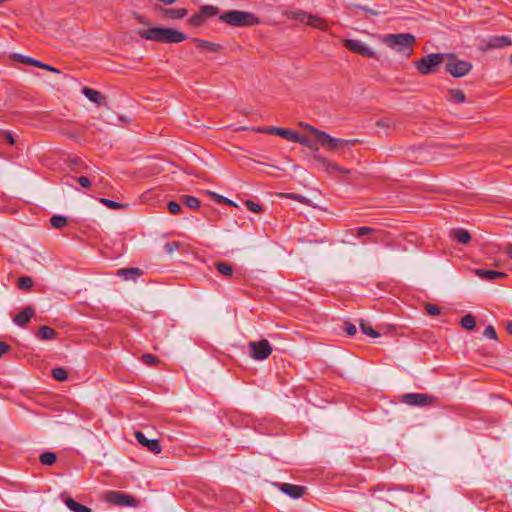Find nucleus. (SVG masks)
<instances>
[{"label":"nucleus","mask_w":512,"mask_h":512,"mask_svg":"<svg viewBox=\"0 0 512 512\" xmlns=\"http://www.w3.org/2000/svg\"><path fill=\"white\" fill-rule=\"evenodd\" d=\"M511 44L512 41L508 36H492L487 41V47L490 49L502 48Z\"/></svg>","instance_id":"19"},{"label":"nucleus","mask_w":512,"mask_h":512,"mask_svg":"<svg viewBox=\"0 0 512 512\" xmlns=\"http://www.w3.org/2000/svg\"><path fill=\"white\" fill-rule=\"evenodd\" d=\"M282 197L284 198H288V199H292V200H295L299 203H302V204H309V200L303 196V195H300V194H295V193H283L281 194Z\"/></svg>","instance_id":"37"},{"label":"nucleus","mask_w":512,"mask_h":512,"mask_svg":"<svg viewBox=\"0 0 512 512\" xmlns=\"http://www.w3.org/2000/svg\"><path fill=\"white\" fill-rule=\"evenodd\" d=\"M193 41L195 42L197 48L201 50H206L212 53H217L222 50V46L218 43L210 42L199 38H195L193 39Z\"/></svg>","instance_id":"20"},{"label":"nucleus","mask_w":512,"mask_h":512,"mask_svg":"<svg viewBox=\"0 0 512 512\" xmlns=\"http://www.w3.org/2000/svg\"><path fill=\"white\" fill-rule=\"evenodd\" d=\"M360 329L365 335H368L370 337L376 338L380 336V334L375 329L366 325L364 322L360 323Z\"/></svg>","instance_id":"39"},{"label":"nucleus","mask_w":512,"mask_h":512,"mask_svg":"<svg viewBox=\"0 0 512 512\" xmlns=\"http://www.w3.org/2000/svg\"><path fill=\"white\" fill-rule=\"evenodd\" d=\"M475 274L478 277H480L481 279H484L487 281H493L495 279H504L507 277V274L504 272L487 270V269H476Z\"/></svg>","instance_id":"18"},{"label":"nucleus","mask_w":512,"mask_h":512,"mask_svg":"<svg viewBox=\"0 0 512 512\" xmlns=\"http://www.w3.org/2000/svg\"><path fill=\"white\" fill-rule=\"evenodd\" d=\"M445 59H447L445 71L454 78L464 77L472 69L470 62L459 59L455 54L446 53Z\"/></svg>","instance_id":"6"},{"label":"nucleus","mask_w":512,"mask_h":512,"mask_svg":"<svg viewBox=\"0 0 512 512\" xmlns=\"http://www.w3.org/2000/svg\"><path fill=\"white\" fill-rule=\"evenodd\" d=\"M52 227L61 229L67 225V218L61 215H54L50 219Z\"/></svg>","instance_id":"32"},{"label":"nucleus","mask_w":512,"mask_h":512,"mask_svg":"<svg viewBox=\"0 0 512 512\" xmlns=\"http://www.w3.org/2000/svg\"><path fill=\"white\" fill-rule=\"evenodd\" d=\"M510 62L512 63V54H511V57H510Z\"/></svg>","instance_id":"56"},{"label":"nucleus","mask_w":512,"mask_h":512,"mask_svg":"<svg viewBox=\"0 0 512 512\" xmlns=\"http://www.w3.org/2000/svg\"><path fill=\"white\" fill-rule=\"evenodd\" d=\"M425 310H426L427 314L431 315V316L439 315L441 312L440 307L435 304H432V303H426Z\"/></svg>","instance_id":"40"},{"label":"nucleus","mask_w":512,"mask_h":512,"mask_svg":"<svg viewBox=\"0 0 512 512\" xmlns=\"http://www.w3.org/2000/svg\"><path fill=\"white\" fill-rule=\"evenodd\" d=\"M162 13L169 19H182L187 15V9L185 8H164Z\"/></svg>","instance_id":"25"},{"label":"nucleus","mask_w":512,"mask_h":512,"mask_svg":"<svg viewBox=\"0 0 512 512\" xmlns=\"http://www.w3.org/2000/svg\"><path fill=\"white\" fill-rule=\"evenodd\" d=\"M180 244L179 242H168L165 244L164 246V250L166 253L168 254H171L173 253L175 250H177L179 248Z\"/></svg>","instance_id":"48"},{"label":"nucleus","mask_w":512,"mask_h":512,"mask_svg":"<svg viewBox=\"0 0 512 512\" xmlns=\"http://www.w3.org/2000/svg\"><path fill=\"white\" fill-rule=\"evenodd\" d=\"M64 503L72 512H92L91 508L76 502L72 497H66Z\"/></svg>","instance_id":"24"},{"label":"nucleus","mask_w":512,"mask_h":512,"mask_svg":"<svg viewBox=\"0 0 512 512\" xmlns=\"http://www.w3.org/2000/svg\"><path fill=\"white\" fill-rule=\"evenodd\" d=\"M11 347L5 343V342H0V358L5 354L7 353L8 351H10Z\"/></svg>","instance_id":"51"},{"label":"nucleus","mask_w":512,"mask_h":512,"mask_svg":"<svg viewBox=\"0 0 512 512\" xmlns=\"http://www.w3.org/2000/svg\"><path fill=\"white\" fill-rule=\"evenodd\" d=\"M295 19L302 23H305L308 26L318 28L320 30H325L327 28V24L323 19L304 11L296 13Z\"/></svg>","instance_id":"12"},{"label":"nucleus","mask_w":512,"mask_h":512,"mask_svg":"<svg viewBox=\"0 0 512 512\" xmlns=\"http://www.w3.org/2000/svg\"><path fill=\"white\" fill-rule=\"evenodd\" d=\"M391 124V120L389 119H381L376 122V125L379 127H389Z\"/></svg>","instance_id":"52"},{"label":"nucleus","mask_w":512,"mask_h":512,"mask_svg":"<svg viewBox=\"0 0 512 512\" xmlns=\"http://www.w3.org/2000/svg\"><path fill=\"white\" fill-rule=\"evenodd\" d=\"M199 11L202 13L205 20L219 14V8L213 5H203L200 7Z\"/></svg>","instance_id":"29"},{"label":"nucleus","mask_w":512,"mask_h":512,"mask_svg":"<svg viewBox=\"0 0 512 512\" xmlns=\"http://www.w3.org/2000/svg\"><path fill=\"white\" fill-rule=\"evenodd\" d=\"M2 134L7 143H9L10 145H13L15 143L14 137L9 131H4Z\"/></svg>","instance_id":"50"},{"label":"nucleus","mask_w":512,"mask_h":512,"mask_svg":"<svg viewBox=\"0 0 512 512\" xmlns=\"http://www.w3.org/2000/svg\"><path fill=\"white\" fill-rule=\"evenodd\" d=\"M76 180L83 188H89L91 186V180L88 177L80 176L76 178Z\"/></svg>","instance_id":"49"},{"label":"nucleus","mask_w":512,"mask_h":512,"mask_svg":"<svg viewBox=\"0 0 512 512\" xmlns=\"http://www.w3.org/2000/svg\"><path fill=\"white\" fill-rule=\"evenodd\" d=\"M167 209L171 214H178L181 211V206L175 201H170L167 204Z\"/></svg>","instance_id":"46"},{"label":"nucleus","mask_w":512,"mask_h":512,"mask_svg":"<svg viewBox=\"0 0 512 512\" xmlns=\"http://www.w3.org/2000/svg\"><path fill=\"white\" fill-rule=\"evenodd\" d=\"M100 203L104 204L106 207L110 209H123L127 207V204H123L120 202H116L114 200H110L107 198H100Z\"/></svg>","instance_id":"35"},{"label":"nucleus","mask_w":512,"mask_h":512,"mask_svg":"<svg viewBox=\"0 0 512 512\" xmlns=\"http://www.w3.org/2000/svg\"><path fill=\"white\" fill-rule=\"evenodd\" d=\"M51 374L57 381H65L68 378V372L62 367L53 368Z\"/></svg>","instance_id":"33"},{"label":"nucleus","mask_w":512,"mask_h":512,"mask_svg":"<svg viewBox=\"0 0 512 512\" xmlns=\"http://www.w3.org/2000/svg\"><path fill=\"white\" fill-rule=\"evenodd\" d=\"M306 129L315 136L316 140L328 151L344 154L346 150H350L357 140H346L341 138H334L328 133L321 131L309 124L306 125Z\"/></svg>","instance_id":"2"},{"label":"nucleus","mask_w":512,"mask_h":512,"mask_svg":"<svg viewBox=\"0 0 512 512\" xmlns=\"http://www.w3.org/2000/svg\"><path fill=\"white\" fill-rule=\"evenodd\" d=\"M142 274V270L137 267L122 268L117 271V275L122 277L124 280H134L137 277H140Z\"/></svg>","instance_id":"22"},{"label":"nucleus","mask_w":512,"mask_h":512,"mask_svg":"<svg viewBox=\"0 0 512 512\" xmlns=\"http://www.w3.org/2000/svg\"><path fill=\"white\" fill-rule=\"evenodd\" d=\"M245 205L250 211L255 212V213H259L263 210V208L260 204L255 203L252 200H246Z\"/></svg>","instance_id":"43"},{"label":"nucleus","mask_w":512,"mask_h":512,"mask_svg":"<svg viewBox=\"0 0 512 512\" xmlns=\"http://www.w3.org/2000/svg\"><path fill=\"white\" fill-rule=\"evenodd\" d=\"M214 266L218 273L222 276L231 277L233 275V267L228 262L217 261L214 263Z\"/></svg>","instance_id":"26"},{"label":"nucleus","mask_w":512,"mask_h":512,"mask_svg":"<svg viewBox=\"0 0 512 512\" xmlns=\"http://www.w3.org/2000/svg\"><path fill=\"white\" fill-rule=\"evenodd\" d=\"M483 335L487 338L497 340V333L493 326L489 325L485 328Z\"/></svg>","instance_id":"45"},{"label":"nucleus","mask_w":512,"mask_h":512,"mask_svg":"<svg viewBox=\"0 0 512 512\" xmlns=\"http://www.w3.org/2000/svg\"><path fill=\"white\" fill-rule=\"evenodd\" d=\"M137 35L142 39L155 41L159 43H180L187 39L183 32L168 27H150L148 29H139Z\"/></svg>","instance_id":"1"},{"label":"nucleus","mask_w":512,"mask_h":512,"mask_svg":"<svg viewBox=\"0 0 512 512\" xmlns=\"http://www.w3.org/2000/svg\"><path fill=\"white\" fill-rule=\"evenodd\" d=\"M373 232H375V229L372 227L362 226V227L357 228V234L360 237L370 235Z\"/></svg>","instance_id":"47"},{"label":"nucleus","mask_w":512,"mask_h":512,"mask_svg":"<svg viewBox=\"0 0 512 512\" xmlns=\"http://www.w3.org/2000/svg\"><path fill=\"white\" fill-rule=\"evenodd\" d=\"M450 237L460 244H468L471 241L470 233L462 228L451 230Z\"/></svg>","instance_id":"21"},{"label":"nucleus","mask_w":512,"mask_h":512,"mask_svg":"<svg viewBox=\"0 0 512 512\" xmlns=\"http://www.w3.org/2000/svg\"><path fill=\"white\" fill-rule=\"evenodd\" d=\"M135 19L140 24L148 25V22L145 20V17L143 15L135 13Z\"/></svg>","instance_id":"53"},{"label":"nucleus","mask_w":512,"mask_h":512,"mask_svg":"<svg viewBox=\"0 0 512 512\" xmlns=\"http://www.w3.org/2000/svg\"><path fill=\"white\" fill-rule=\"evenodd\" d=\"M343 330L349 336H354L356 334V332H357L356 326L353 323H351V322H344Z\"/></svg>","instance_id":"44"},{"label":"nucleus","mask_w":512,"mask_h":512,"mask_svg":"<svg viewBox=\"0 0 512 512\" xmlns=\"http://www.w3.org/2000/svg\"><path fill=\"white\" fill-rule=\"evenodd\" d=\"M446 53H431L415 62V67L422 75L432 74L445 60Z\"/></svg>","instance_id":"7"},{"label":"nucleus","mask_w":512,"mask_h":512,"mask_svg":"<svg viewBox=\"0 0 512 512\" xmlns=\"http://www.w3.org/2000/svg\"><path fill=\"white\" fill-rule=\"evenodd\" d=\"M12 58L17 61V62H20V63H23V64H28V65H33V66H36V67H39V68H42V69H45V70H48V71H51V72H54V73H60V70L57 69V68H54L48 64H45L39 60H36L34 58H31L29 56H24V55H21V54H13L12 55Z\"/></svg>","instance_id":"15"},{"label":"nucleus","mask_w":512,"mask_h":512,"mask_svg":"<svg viewBox=\"0 0 512 512\" xmlns=\"http://www.w3.org/2000/svg\"><path fill=\"white\" fill-rule=\"evenodd\" d=\"M136 440L144 447H146L150 452L154 454H159L162 451L161 444L157 439H148L141 431L135 432Z\"/></svg>","instance_id":"14"},{"label":"nucleus","mask_w":512,"mask_h":512,"mask_svg":"<svg viewBox=\"0 0 512 512\" xmlns=\"http://www.w3.org/2000/svg\"><path fill=\"white\" fill-rule=\"evenodd\" d=\"M292 142L299 143L315 152L313 159L317 161L327 173L331 174L333 172H340L343 174H348L350 172L348 169L342 168L338 164L331 162L326 157L319 155L317 153L319 150L318 146L306 136H302L295 132Z\"/></svg>","instance_id":"3"},{"label":"nucleus","mask_w":512,"mask_h":512,"mask_svg":"<svg viewBox=\"0 0 512 512\" xmlns=\"http://www.w3.org/2000/svg\"><path fill=\"white\" fill-rule=\"evenodd\" d=\"M142 361L148 366L155 365L159 362V359L153 354H143Z\"/></svg>","instance_id":"41"},{"label":"nucleus","mask_w":512,"mask_h":512,"mask_svg":"<svg viewBox=\"0 0 512 512\" xmlns=\"http://www.w3.org/2000/svg\"><path fill=\"white\" fill-rule=\"evenodd\" d=\"M506 331L509 335L512 336V321H507L506 323Z\"/></svg>","instance_id":"54"},{"label":"nucleus","mask_w":512,"mask_h":512,"mask_svg":"<svg viewBox=\"0 0 512 512\" xmlns=\"http://www.w3.org/2000/svg\"><path fill=\"white\" fill-rule=\"evenodd\" d=\"M35 315V309L32 306H26L21 312L13 317V322L20 327H24Z\"/></svg>","instance_id":"17"},{"label":"nucleus","mask_w":512,"mask_h":512,"mask_svg":"<svg viewBox=\"0 0 512 512\" xmlns=\"http://www.w3.org/2000/svg\"><path fill=\"white\" fill-rule=\"evenodd\" d=\"M104 500L111 505L120 507H135L138 505V500L132 495L114 490L107 491L104 495Z\"/></svg>","instance_id":"9"},{"label":"nucleus","mask_w":512,"mask_h":512,"mask_svg":"<svg viewBox=\"0 0 512 512\" xmlns=\"http://www.w3.org/2000/svg\"><path fill=\"white\" fill-rule=\"evenodd\" d=\"M82 93L93 103L98 106L102 104L104 100V96L97 90L91 89L89 87H83Z\"/></svg>","instance_id":"23"},{"label":"nucleus","mask_w":512,"mask_h":512,"mask_svg":"<svg viewBox=\"0 0 512 512\" xmlns=\"http://www.w3.org/2000/svg\"><path fill=\"white\" fill-rule=\"evenodd\" d=\"M447 99L454 103H463L466 100V96L461 89H450Z\"/></svg>","instance_id":"28"},{"label":"nucleus","mask_w":512,"mask_h":512,"mask_svg":"<svg viewBox=\"0 0 512 512\" xmlns=\"http://www.w3.org/2000/svg\"><path fill=\"white\" fill-rule=\"evenodd\" d=\"M219 20L232 27H252L260 23L259 18L252 12L229 10L219 15Z\"/></svg>","instance_id":"4"},{"label":"nucleus","mask_w":512,"mask_h":512,"mask_svg":"<svg viewBox=\"0 0 512 512\" xmlns=\"http://www.w3.org/2000/svg\"><path fill=\"white\" fill-rule=\"evenodd\" d=\"M248 347L250 349V357L257 361L267 359L273 351L271 344L266 339L251 341Z\"/></svg>","instance_id":"10"},{"label":"nucleus","mask_w":512,"mask_h":512,"mask_svg":"<svg viewBox=\"0 0 512 512\" xmlns=\"http://www.w3.org/2000/svg\"><path fill=\"white\" fill-rule=\"evenodd\" d=\"M188 23L194 27H201L205 23V18L202 13L198 11L189 18Z\"/></svg>","instance_id":"34"},{"label":"nucleus","mask_w":512,"mask_h":512,"mask_svg":"<svg viewBox=\"0 0 512 512\" xmlns=\"http://www.w3.org/2000/svg\"><path fill=\"white\" fill-rule=\"evenodd\" d=\"M344 46L351 52L372 58L375 52L370 49L364 42L356 39L344 40Z\"/></svg>","instance_id":"11"},{"label":"nucleus","mask_w":512,"mask_h":512,"mask_svg":"<svg viewBox=\"0 0 512 512\" xmlns=\"http://www.w3.org/2000/svg\"><path fill=\"white\" fill-rule=\"evenodd\" d=\"M254 131L258 133H265V134H274L278 135L286 140H289L292 142V139L294 137L295 131L291 129L286 128H280V127H274V126H268V127H259V128H253Z\"/></svg>","instance_id":"13"},{"label":"nucleus","mask_w":512,"mask_h":512,"mask_svg":"<svg viewBox=\"0 0 512 512\" xmlns=\"http://www.w3.org/2000/svg\"><path fill=\"white\" fill-rule=\"evenodd\" d=\"M280 491L291 497L292 499H298L302 497L306 491L305 486L294 485L289 483L278 484Z\"/></svg>","instance_id":"16"},{"label":"nucleus","mask_w":512,"mask_h":512,"mask_svg":"<svg viewBox=\"0 0 512 512\" xmlns=\"http://www.w3.org/2000/svg\"><path fill=\"white\" fill-rule=\"evenodd\" d=\"M57 456L54 452H44L40 455L39 460L41 464L51 466L56 462Z\"/></svg>","instance_id":"30"},{"label":"nucleus","mask_w":512,"mask_h":512,"mask_svg":"<svg viewBox=\"0 0 512 512\" xmlns=\"http://www.w3.org/2000/svg\"><path fill=\"white\" fill-rule=\"evenodd\" d=\"M506 253L510 259H512V244H508L506 248Z\"/></svg>","instance_id":"55"},{"label":"nucleus","mask_w":512,"mask_h":512,"mask_svg":"<svg viewBox=\"0 0 512 512\" xmlns=\"http://www.w3.org/2000/svg\"><path fill=\"white\" fill-rule=\"evenodd\" d=\"M383 42L388 47L398 52L406 53L409 56L412 51V45L415 42V37L410 33L388 34L384 37Z\"/></svg>","instance_id":"5"},{"label":"nucleus","mask_w":512,"mask_h":512,"mask_svg":"<svg viewBox=\"0 0 512 512\" xmlns=\"http://www.w3.org/2000/svg\"><path fill=\"white\" fill-rule=\"evenodd\" d=\"M33 286V280L29 276H22L18 279V288L21 290H29Z\"/></svg>","instance_id":"36"},{"label":"nucleus","mask_w":512,"mask_h":512,"mask_svg":"<svg viewBox=\"0 0 512 512\" xmlns=\"http://www.w3.org/2000/svg\"><path fill=\"white\" fill-rule=\"evenodd\" d=\"M56 331L49 326H40L37 337L41 340H52L56 337Z\"/></svg>","instance_id":"27"},{"label":"nucleus","mask_w":512,"mask_h":512,"mask_svg":"<svg viewBox=\"0 0 512 512\" xmlns=\"http://www.w3.org/2000/svg\"><path fill=\"white\" fill-rule=\"evenodd\" d=\"M183 203L189 207V208H193V209H197L200 205V202L199 200L194 197V196H190V195H184L183 196Z\"/></svg>","instance_id":"38"},{"label":"nucleus","mask_w":512,"mask_h":512,"mask_svg":"<svg viewBox=\"0 0 512 512\" xmlns=\"http://www.w3.org/2000/svg\"><path fill=\"white\" fill-rule=\"evenodd\" d=\"M460 324L466 330H473L476 326V321L471 314H467L461 318Z\"/></svg>","instance_id":"31"},{"label":"nucleus","mask_w":512,"mask_h":512,"mask_svg":"<svg viewBox=\"0 0 512 512\" xmlns=\"http://www.w3.org/2000/svg\"><path fill=\"white\" fill-rule=\"evenodd\" d=\"M210 194H211L213 197H215V198H216V201H217L218 203H220V204H226V205H228V206H236V204H235L232 200H230V199H228V198H226V197H224V196L218 195V194L213 193V192H212V193H210Z\"/></svg>","instance_id":"42"},{"label":"nucleus","mask_w":512,"mask_h":512,"mask_svg":"<svg viewBox=\"0 0 512 512\" xmlns=\"http://www.w3.org/2000/svg\"><path fill=\"white\" fill-rule=\"evenodd\" d=\"M399 401L409 406L426 407L436 402V398L426 393H405L400 396Z\"/></svg>","instance_id":"8"}]
</instances>
